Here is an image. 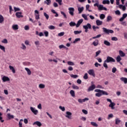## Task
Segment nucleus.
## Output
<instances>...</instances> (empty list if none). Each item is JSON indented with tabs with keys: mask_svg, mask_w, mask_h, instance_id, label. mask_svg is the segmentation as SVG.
<instances>
[{
	"mask_svg": "<svg viewBox=\"0 0 127 127\" xmlns=\"http://www.w3.org/2000/svg\"><path fill=\"white\" fill-rule=\"evenodd\" d=\"M96 3L94 4V6H97L98 7V10L99 11H101V10H107V9L106 7H104V5L100 4L99 1L97 0L96 1Z\"/></svg>",
	"mask_w": 127,
	"mask_h": 127,
	"instance_id": "f257e3e1",
	"label": "nucleus"
},
{
	"mask_svg": "<svg viewBox=\"0 0 127 127\" xmlns=\"http://www.w3.org/2000/svg\"><path fill=\"white\" fill-rule=\"evenodd\" d=\"M83 28L85 29V32H88V29H92V26L91 25V24L87 23L86 25H83Z\"/></svg>",
	"mask_w": 127,
	"mask_h": 127,
	"instance_id": "f03ea898",
	"label": "nucleus"
},
{
	"mask_svg": "<svg viewBox=\"0 0 127 127\" xmlns=\"http://www.w3.org/2000/svg\"><path fill=\"white\" fill-rule=\"evenodd\" d=\"M105 62H106L107 63H110V62H116V60L111 57H107Z\"/></svg>",
	"mask_w": 127,
	"mask_h": 127,
	"instance_id": "7ed1b4c3",
	"label": "nucleus"
},
{
	"mask_svg": "<svg viewBox=\"0 0 127 127\" xmlns=\"http://www.w3.org/2000/svg\"><path fill=\"white\" fill-rule=\"evenodd\" d=\"M95 92H97V93H101L102 95H106V96H108L109 93L104 90H101V89H95Z\"/></svg>",
	"mask_w": 127,
	"mask_h": 127,
	"instance_id": "20e7f679",
	"label": "nucleus"
},
{
	"mask_svg": "<svg viewBox=\"0 0 127 127\" xmlns=\"http://www.w3.org/2000/svg\"><path fill=\"white\" fill-rule=\"evenodd\" d=\"M103 32L106 34H110V33H113L114 31L113 30L108 29L106 28H103Z\"/></svg>",
	"mask_w": 127,
	"mask_h": 127,
	"instance_id": "39448f33",
	"label": "nucleus"
},
{
	"mask_svg": "<svg viewBox=\"0 0 127 127\" xmlns=\"http://www.w3.org/2000/svg\"><path fill=\"white\" fill-rule=\"evenodd\" d=\"M30 109L32 113H33V114H34V115H35V116H36L37 114H38V110L35 109V108L32 107H31Z\"/></svg>",
	"mask_w": 127,
	"mask_h": 127,
	"instance_id": "423d86ee",
	"label": "nucleus"
},
{
	"mask_svg": "<svg viewBox=\"0 0 127 127\" xmlns=\"http://www.w3.org/2000/svg\"><path fill=\"white\" fill-rule=\"evenodd\" d=\"M65 117L67 118L69 120H72V113L67 111L66 112Z\"/></svg>",
	"mask_w": 127,
	"mask_h": 127,
	"instance_id": "0eeeda50",
	"label": "nucleus"
},
{
	"mask_svg": "<svg viewBox=\"0 0 127 127\" xmlns=\"http://www.w3.org/2000/svg\"><path fill=\"white\" fill-rule=\"evenodd\" d=\"M69 13L71 15V16H74V11H75V9L73 7L68 8Z\"/></svg>",
	"mask_w": 127,
	"mask_h": 127,
	"instance_id": "6e6552de",
	"label": "nucleus"
},
{
	"mask_svg": "<svg viewBox=\"0 0 127 127\" xmlns=\"http://www.w3.org/2000/svg\"><path fill=\"white\" fill-rule=\"evenodd\" d=\"M87 73L91 76H93V77H95L96 74H95V71L94 69H90L87 71Z\"/></svg>",
	"mask_w": 127,
	"mask_h": 127,
	"instance_id": "1a4fd4ad",
	"label": "nucleus"
},
{
	"mask_svg": "<svg viewBox=\"0 0 127 127\" xmlns=\"http://www.w3.org/2000/svg\"><path fill=\"white\" fill-rule=\"evenodd\" d=\"M96 88V85L95 84H93L91 86H89L88 89H87V92H91V91H94V90Z\"/></svg>",
	"mask_w": 127,
	"mask_h": 127,
	"instance_id": "9d476101",
	"label": "nucleus"
},
{
	"mask_svg": "<svg viewBox=\"0 0 127 127\" xmlns=\"http://www.w3.org/2000/svg\"><path fill=\"white\" fill-rule=\"evenodd\" d=\"M21 14H22V12H17L15 13V15H16V17H17L18 18H20V17H23V15H22Z\"/></svg>",
	"mask_w": 127,
	"mask_h": 127,
	"instance_id": "9b49d317",
	"label": "nucleus"
},
{
	"mask_svg": "<svg viewBox=\"0 0 127 127\" xmlns=\"http://www.w3.org/2000/svg\"><path fill=\"white\" fill-rule=\"evenodd\" d=\"M86 101H89V98H84V99H78V102H79V103H85V102Z\"/></svg>",
	"mask_w": 127,
	"mask_h": 127,
	"instance_id": "f8f14e48",
	"label": "nucleus"
},
{
	"mask_svg": "<svg viewBox=\"0 0 127 127\" xmlns=\"http://www.w3.org/2000/svg\"><path fill=\"white\" fill-rule=\"evenodd\" d=\"M83 19H80L77 21V23L76 25V27H79V26H80V25H81V24L82 23V22H83Z\"/></svg>",
	"mask_w": 127,
	"mask_h": 127,
	"instance_id": "ddd939ff",
	"label": "nucleus"
},
{
	"mask_svg": "<svg viewBox=\"0 0 127 127\" xmlns=\"http://www.w3.org/2000/svg\"><path fill=\"white\" fill-rule=\"evenodd\" d=\"M2 80L3 82H6V81H9L10 79H9V78L8 77L4 76L2 77Z\"/></svg>",
	"mask_w": 127,
	"mask_h": 127,
	"instance_id": "4468645a",
	"label": "nucleus"
},
{
	"mask_svg": "<svg viewBox=\"0 0 127 127\" xmlns=\"http://www.w3.org/2000/svg\"><path fill=\"white\" fill-rule=\"evenodd\" d=\"M7 120H11V119H14V116L13 115H11L10 113H8L7 114Z\"/></svg>",
	"mask_w": 127,
	"mask_h": 127,
	"instance_id": "2eb2a0df",
	"label": "nucleus"
},
{
	"mask_svg": "<svg viewBox=\"0 0 127 127\" xmlns=\"http://www.w3.org/2000/svg\"><path fill=\"white\" fill-rule=\"evenodd\" d=\"M121 81L124 82V84H127V77H121L120 78Z\"/></svg>",
	"mask_w": 127,
	"mask_h": 127,
	"instance_id": "dca6fc26",
	"label": "nucleus"
},
{
	"mask_svg": "<svg viewBox=\"0 0 127 127\" xmlns=\"http://www.w3.org/2000/svg\"><path fill=\"white\" fill-rule=\"evenodd\" d=\"M92 45H94V46H98V45H99V40H95V41L92 43Z\"/></svg>",
	"mask_w": 127,
	"mask_h": 127,
	"instance_id": "f3484780",
	"label": "nucleus"
},
{
	"mask_svg": "<svg viewBox=\"0 0 127 127\" xmlns=\"http://www.w3.org/2000/svg\"><path fill=\"white\" fill-rule=\"evenodd\" d=\"M116 106V104L115 103L111 102L109 105V107H110V108H111L112 110H114L115 109L114 106Z\"/></svg>",
	"mask_w": 127,
	"mask_h": 127,
	"instance_id": "a211bd4d",
	"label": "nucleus"
},
{
	"mask_svg": "<svg viewBox=\"0 0 127 127\" xmlns=\"http://www.w3.org/2000/svg\"><path fill=\"white\" fill-rule=\"evenodd\" d=\"M36 125L37 126H38V127H41L42 126V124H41V123H40V122L39 121H37V122H34L33 124V126H34Z\"/></svg>",
	"mask_w": 127,
	"mask_h": 127,
	"instance_id": "6ab92c4d",
	"label": "nucleus"
},
{
	"mask_svg": "<svg viewBox=\"0 0 127 127\" xmlns=\"http://www.w3.org/2000/svg\"><path fill=\"white\" fill-rule=\"evenodd\" d=\"M84 10V7H78V13H82L83 12V11Z\"/></svg>",
	"mask_w": 127,
	"mask_h": 127,
	"instance_id": "aec40b11",
	"label": "nucleus"
},
{
	"mask_svg": "<svg viewBox=\"0 0 127 127\" xmlns=\"http://www.w3.org/2000/svg\"><path fill=\"white\" fill-rule=\"evenodd\" d=\"M119 55H120L121 57H125L126 56V54L123 52V51H119Z\"/></svg>",
	"mask_w": 127,
	"mask_h": 127,
	"instance_id": "412c9836",
	"label": "nucleus"
},
{
	"mask_svg": "<svg viewBox=\"0 0 127 127\" xmlns=\"http://www.w3.org/2000/svg\"><path fill=\"white\" fill-rule=\"evenodd\" d=\"M96 24L97 25H102V24H103V21L100 20H97L96 21Z\"/></svg>",
	"mask_w": 127,
	"mask_h": 127,
	"instance_id": "4be33fe9",
	"label": "nucleus"
},
{
	"mask_svg": "<svg viewBox=\"0 0 127 127\" xmlns=\"http://www.w3.org/2000/svg\"><path fill=\"white\" fill-rule=\"evenodd\" d=\"M25 70H26V71H27L28 75H31V71L30 70V69H29V68L27 67H25Z\"/></svg>",
	"mask_w": 127,
	"mask_h": 127,
	"instance_id": "5701e85b",
	"label": "nucleus"
},
{
	"mask_svg": "<svg viewBox=\"0 0 127 127\" xmlns=\"http://www.w3.org/2000/svg\"><path fill=\"white\" fill-rule=\"evenodd\" d=\"M9 68L11 71H12V73H15V69H14V67L11 65L9 66Z\"/></svg>",
	"mask_w": 127,
	"mask_h": 127,
	"instance_id": "b1692460",
	"label": "nucleus"
},
{
	"mask_svg": "<svg viewBox=\"0 0 127 127\" xmlns=\"http://www.w3.org/2000/svg\"><path fill=\"white\" fill-rule=\"evenodd\" d=\"M12 28L13 29V30H17V29H18V25L17 24L13 25Z\"/></svg>",
	"mask_w": 127,
	"mask_h": 127,
	"instance_id": "393cba45",
	"label": "nucleus"
},
{
	"mask_svg": "<svg viewBox=\"0 0 127 127\" xmlns=\"http://www.w3.org/2000/svg\"><path fill=\"white\" fill-rule=\"evenodd\" d=\"M3 21H4V18H3L2 15L0 14V23H2Z\"/></svg>",
	"mask_w": 127,
	"mask_h": 127,
	"instance_id": "a878e982",
	"label": "nucleus"
},
{
	"mask_svg": "<svg viewBox=\"0 0 127 127\" xmlns=\"http://www.w3.org/2000/svg\"><path fill=\"white\" fill-rule=\"evenodd\" d=\"M46 1H44V3L47 4V5H50L51 3V0H46Z\"/></svg>",
	"mask_w": 127,
	"mask_h": 127,
	"instance_id": "bb28decb",
	"label": "nucleus"
},
{
	"mask_svg": "<svg viewBox=\"0 0 127 127\" xmlns=\"http://www.w3.org/2000/svg\"><path fill=\"white\" fill-rule=\"evenodd\" d=\"M103 4H110V0H104L102 2Z\"/></svg>",
	"mask_w": 127,
	"mask_h": 127,
	"instance_id": "cd10ccee",
	"label": "nucleus"
},
{
	"mask_svg": "<svg viewBox=\"0 0 127 127\" xmlns=\"http://www.w3.org/2000/svg\"><path fill=\"white\" fill-rule=\"evenodd\" d=\"M104 43L105 45H106L107 46H111V43L108 41H104Z\"/></svg>",
	"mask_w": 127,
	"mask_h": 127,
	"instance_id": "c85d7f7f",
	"label": "nucleus"
},
{
	"mask_svg": "<svg viewBox=\"0 0 127 127\" xmlns=\"http://www.w3.org/2000/svg\"><path fill=\"white\" fill-rule=\"evenodd\" d=\"M69 93L72 97H75V91L74 90H70Z\"/></svg>",
	"mask_w": 127,
	"mask_h": 127,
	"instance_id": "c756f323",
	"label": "nucleus"
},
{
	"mask_svg": "<svg viewBox=\"0 0 127 127\" xmlns=\"http://www.w3.org/2000/svg\"><path fill=\"white\" fill-rule=\"evenodd\" d=\"M121 123V120L119 118H117L115 120V124L119 125Z\"/></svg>",
	"mask_w": 127,
	"mask_h": 127,
	"instance_id": "7c9ffc66",
	"label": "nucleus"
},
{
	"mask_svg": "<svg viewBox=\"0 0 127 127\" xmlns=\"http://www.w3.org/2000/svg\"><path fill=\"white\" fill-rule=\"evenodd\" d=\"M70 26L73 27V26H75L76 25V23H75V22H70L69 23Z\"/></svg>",
	"mask_w": 127,
	"mask_h": 127,
	"instance_id": "2f4dec72",
	"label": "nucleus"
},
{
	"mask_svg": "<svg viewBox=\"0 0 127 127\" xmlns=\"http://www.w3.org/2000/svg\"><path fill=\"white\" fill-rule=\"evenodd\" d=\"M90 124H91V126H92L93 127H98V124H97V123H96V122H91L90 123Z\"/></svg>",
	"mask_w": 127,
	"mask_h": 127,
	"instance_id": "473e14b6",
	"label": "nucleus"
},
{
	"mask_svg": "<svg viewBox=\"0 0 127 127\" xmlns=\"http://www.w3.org/2000/svg\"><path fill=\"white\" fill-rule=\"evenodd\" d=\"M72 88L74 90H79V87L78 86L75 85L74 84L72 85Z\"/></svg>",
	"mask_w": 127,
	"mask_h": 127,
	"instance_id": "72a5a7b5",
	"label": "nucleus"
},
{
	"mask_svg": "<svg viewBox=\"0 0 127 127\" xmlns=\"http://www.w3.org/2000/svg\"><path fill=\"white\" fill-rule=\"evenodd\" d=\"M59 48L60 49H62V48H64V49H68V48H67V47H66V46H64V45H60Z\"/></svg>",
	"mask_w": 127,
	"mask_h": 127,
	"instance_id": "f704fd0d",
	"label": "nucleus"
},
{
	"mask_svg": "<svg viewBox=\"0 0 127 127\" xmlns=\"http://www.w3.org/2000/svg\"><path fill=\"white\" fill-rule=\"evenodd\" d=\"M116 60L117 62H121V61L122 60V58H121V56H118L116 58Z\"/></svg>",
	"mask_w": 127,
	"mask_h": 127,
	"instance_id": "c9c22d12",
	"label": "nucleus"
},
{
	"mask_svg": "<svg viewBox=\"0 0 127 127\" xmlns=\"http://www.w3.org/2000/svg\"><path fill=\"white\" fill-rule=\"evenodd\" d=\"M0 49H1V50H2L3 52H5V48L4 47V46L0 45Z\"/></svg>",
	"mask_w": 127,
	"mask_h": 127,
	"instance_id": "e433bc0d",
	"label": "nucleus"
},
{
	"mask_svg": "<svg viewBox=\"0 0 127 127\" xmlns=\"http://www.w3.org/2000/svg\"><path fill=\"white\" fill-rule=\"evenodd\" d=\"M113 19V17H112L111 16H108L107 19V21L109 22V21H111Z\"/></svg>",
	"mask_w": 127,
	"mask_h": 127,
	"instance_id": "4c0bfd02",
	"label": "nucleus"
},
{
	"mask_svg": "<svg viewBox=\"0 0 127 127\" xmlns=\"http://www.w3.org/2000/svg\"><path fill=\"white\" fill-rule=\"evenodd\" d=\"M39 87L40 88V89H44V88H45V85L43 84H40L39 85Z\"/></svg>",
	"mask_w": 127,
	"mask_h": 127,
	"instance_id": "58836bf2",
	"label": "nucleus"
},
{
	"mask_svg": "<svg viewBox=\"0 0 127 127\" xmlns=\"http://www.w3.org/2000/svg\"><path fill=\"white\" fill-rule=\"evenodd\" d=\"M70 76L71 78H74V79H76V78H78V75L77 74H70Z\"/></svg>",
	"mask_w": 127,
	"mask_h": 127,
	"instance_id": "ea45409f",
	"label": "nucleus"
},
{
	"mask_svg": "<svg viewBox=\"0 0 127 127\" xmlns=\"http://www.w3.org/2000/svg\"><path fill=\"white\" fill-rule=\"evenodd\" d=\"M22 122H23V120H20V121L19 122V127H22Z\"/></svg>",
	"mask_w": 127,
	"mask_h": 127,
	"instance_id": "a19ab883",
	"label": "nucleus"
},
{
	"mask_svg": "<svg viewBox=\"0 0 127 127\" xmlns=\"http://www.w3.org/2000/svg\"><path fill=\"white\" fill-rule=\"evenodd\" d=\"M49 29H51V30L55 29V26L53 25H50L48 27Z\"/></svg>",
	"mask_w": 127,
	"mask_h": 127,
	"instance_id": "79ce46f5",
	"label": "nucleus"
},
{
	"mask_svg": "<svg viewBox=\"0 0 127 127\" xmlns=\"http://www.w3.org/2000/svg\"><path fill=\"white\" fill-rule=\"evenodd\" d=\"M105 17H106V15H105V14H101L100 15V18L101 19H105Z\"/></svg>",
	"mask_w": 127,
	"mask_h": 127,
	"instance_id": "37998d69",
	"label": "nucleus"
},
{
	"mask_svg": "<svg viewBox=\"0 0 127 127\" xmlns=\"http://www.w3.org/2000/svg\"><path fill=\"white\" fill-rule=\"evenodd\" d=\"M67 64L68 65H69L70 66H74L75 64H74V63H73L72 62H67Z\"/></svg>",
	"mask_w": 127,
	"mask_h": 127,
	"instance_id": "c03bdc74",
	"label": "nucleus"
},
{
	"mask_svg": "<svg viewBox=\"0 0 127 127\" xmlns=\"http://www.w3.org/2000/svg\"><path fill=\"white\" fill-rule=\"evenodd\" d=\"M74 34H80V33H82V31H74Z\"/></svg>",
	"mask_w": 127,
	"mask_h": 127,
	"instance_id": "a18cd8bd",
	"label": "nucleus"
},
{
	"mask_svg": "<svg viewBox=\"0 0 127 127\" xmlns=\"http://www.w3.org/2000/svg\"><path fill=\"white\" fill-rule=\"evenodd\" d=\"M101 36H102V35H101V34L97 35L96 36L92 37V39H96V38H100V37H101Z\"/></svg>",
	"mask_w": 127,
	"mask_h": 127,
	"instance_id": "49530a36",
	"label": "nucleus"
},
{
	"mask_svg": "<svg viewBox=\"0 0 127 127\" xmlns=\"http://www.w3.org/2000/svg\"><path fill=\"white\" fill-rule=\"evenodd\" d=\"M82 17H83V18H84L85 20H88V17H87V15H86V14H82Z\"/></svg>",
	"mask_w": 127,
	"mask_h": 127,
	"instance_id": "de8ad7c7",
	"label": "nucleus"
},
{
	"mask_svg": "<svg viewBox=\"0 0 127 127\" xmlns=\"http://www.w3.org/2000/svg\"><path fill=\"white\" fill-rule=\"evenodd\" d=\"M103 66L104 67V68H105L106 69H108V64H107V62H105L103 64Z\"/></svg>",
	"mask_w": 127,
	"mask_h": 127,
	"instance_id": "09e8293b",
	"label": "nucleus"
},
{
	"mask_svg": "<svg viewBox=\"0 0 127 127\" xmlns=\"http://www.w3.org/2000/svg\"><path fill=\"white\" fill-rule=\"evenodd\" d=\"M44 15L46 17V19H49V15L46 13V12L44 13Z\"/></svg>",
	"mask_w": 127,
	"mask_h": 127,
	"instance_id": "8fccbe9b",
	"label": "nucleus"
},
{
	"mask_svg": "<svg viewBox=\"0 0 127 127\" xmlns=\"http://www.w3.org/2000/svg\"><path fill=\"white\" fill-rule=\"evenodd\" d=\"M21 46L22 47H21V49H23V50H25V49H26V46H25V45H24V44H22Z\"/></svg>",
	"mask_w": 127,
	"mask_h": 127,
	"instance_id": "3c124183",
	"label": "nucleus"
},
{
	"mask_svg": "<svg viewBox=\"0 0 127 127\" xmlns=\"http://www.w3.org/2000/svg\"><path fill=\"white\" fill-rule=\"evenodd\" d=\"M61 14L64 15V18H67V16L66 15V14L64 11H61Z\"/></svg>",
	"mask_w": 127,
	"mask_h": 127,
	"instance_id": "603ef678",
	"label": "nucleus"
},
{
	"mask_svg": "<svg viewBox=\"0 0 127 127\" xmlns=\"http://www.w3.org/2000/svg\"><path fill=\"white\" fill-rule=\"evenodd\" d=\"M88 73H86L84 74V75L83 76V79H85V80H87L88 79Z\"/></svg>",
	"mask_w": 127,
	"mask_h": 127,
	"instance_id": "864d4df0",
	"label": "nucleus"
},
{
	"mask_svg": "<svg viewBox=\"0 0 127 127\" xmlns=\"http://www.w3.org/2000/svg\"><path fill=\"white\" fill-rule=\"evenodd\" d=\"M59 109H60V110H61L63 112L65 111V107H62V106H60L59 107Z\"/></svg>",
	"mask_w": 127,
	"mask_h": 127,
	"instance_id": "5fc2aeb1",
	"label": "nucleus"
},
{
	"mask_svg": "<svg viewBox=\"0 0 127 127\" xmlns=\"http://www.w3.org/2000/svg\"><path fill=\"white\" fill-rule=\"evenodd\" d=\"M95 96H96V97H101V96H102V93L98 92V93L95 94Z\"/></svg>",
	"mask_w": 127,
	"mask_h": 127,
	"instance_id": "6e6d98bb",
	"label": "nucleus"
},
{
	"mask_svg": "<svg viewBox=\"0 0 127 127\" xmlns=\"http://www.w3.org/2000/svg\"><path fill=\"white\" fill-rule=\"evenodd\" d=\"M92 28L94 31H96V29H99V27L98 26L95 27V25H93Z\"/></svg>",
	"mask_w": 127,
	"mask_h": 127,
	"instance_id": "4d7b16f0",
	"label": "nucleus"
},
{
	"mask_svg": "<svg viewBox=\"0 0 127 127\" xmlns=\"http://www.w3.org/2000/svg\"><path fill=\"white\" fill-rule=\"evenodd\" d=\"M112 118H114V115H113V114H109L108 115V120H110V119H112Z\"/></svg>",
	"mask_w": 127,
	"mask_h": 127,
	"instance_id": "13d9d810",
	"label": "nucleus"
},
{
	"mask_svg": "<svg viewBox=\"0 0 127 127\" xmlns=\"http://www.w3.org/2000/svg\"><path fill=\"white\" fill-rule=\"evenodd\" d=\"M80 40H81V39H80V38H76L73 42V43H76V42H78V41H80Z\"/></svg>",
	"mask_w": 127,
	"mask_h": 127,
	"instance_id": "bf43d9fd",
	"label": "nucleus"
},
{
	"mask_svg": "<svg viewBox=\"0 0 127 127\" xmlns=\"http://www.w3.org/2000/svg\"><path fill=\"white\" fill-rule=\"evenodd\" d=\"M56 1H57V2H58L60 5H61L62 4V0H56Z\"/></svg>",
	"mask_w": 127,
	"mask_h": 127,
	"instance_id": "052dcab7",
	"label": "nucleus"
},
{
	"mask_svg": "<svg viewBox=\"0 0 127 127\" xmlns=\"http://www.w3.org/2000/svg\"><path fill=\"white\" fill-rule=\"evenodd\" d=\"M64 34H65V32H62L59 33L58 35H59V36L61 37V36H63L64 35Z\"/></svg>",
	"mask_w": 127,
	"mask_h": 127,
	"instance_id": "680f3d73",
	"label": "nucleus"
},
{
	"mask_svg": "<svg viewBox=\"0 0 127 127\" xmlns=\"http://www.w3.org/2000/svg\"><path fill=\"white\" fill-rule=\"evenodd\" d=\"M2 43H5V44H7V40L6 39H3L2 41H1Z\"/></svg>",
	"mask_w": 127,
	"mask_h": 127,
	"instance_id": "e2e57ef3",
	"label": "nucleus"
},
{
	"mask_svg": "<svg viewBox=\"0 0 127 127\" xmlns=\"http://www.w3.org/2000/svg\"><path fill=\"white\" fill-rule=\"evenodd\" d=\"M14 11H19L20 10V9L19 8H17L16 7H14Z\"/></svg>",
	"mask_w": 127,
	"mask_h": 127,
	"instance_id": "0e129e2a",
	"label": "nucleus"
},
{
	"mask_svg": "<svg viewBox=\"0 0 127 127\" xmlns=\"http://www.w3.org/2000/svg\"><path fill=\"white\" fill-rule=\"evenodd\" d=\"M101 53V51L99 50L97 52H96V57H98L99 56V55Z\"/></svg>",
	"mask_w": 127,
	"mask_h": 127,
	"instance_id": "69168bd1",
	"label": "nucleus"
},
{
	"mask_svg": "<svg viewBox=\"0 0 127 127\" xmlns=\"http://www.w3.org/2000/svg\"><path fill=\"white\" fill-rule=\"evenodd\" d=\"M44 33L46 37H48V35H49V33L48 32V31H45Z\"/></svg>",
	"mask_w": 127,
	"mask_h": 127,
	"instance_id": "338daca9",
	"label": "nucleus"
},
{
	"mask_svg": "<svg viewBox=\"0 0 127 127\" xmlns=\"http://www.w3.org/2000/svg\"><path fill=\"white\" fill-rule=\"evenodd\" d=\"M116 72H117V68L113 67L112 68V73H115Z\"/></svg>",
	"mask_w": 127,
	"mask_h": 127,
	"instance_id": "774afa93",
	"label": "nucleus"
}]
</instances>
